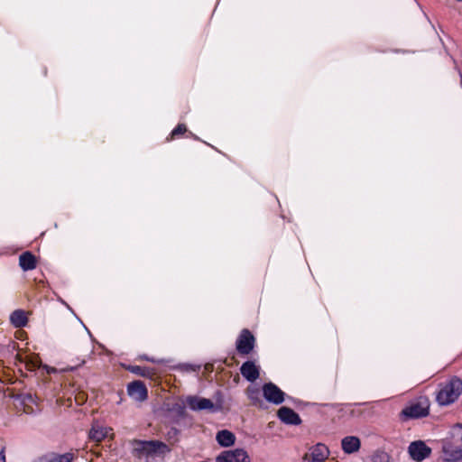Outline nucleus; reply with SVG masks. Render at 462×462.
Wrapping results in <instances>:
<instances>
[{
	"mask_svg": "<svg viewBox=\"0 0 462 462\" xmlns=\"http://www.w3.org/2000/svg\"><path fill=\"white\" fill-rule=\"evenodd\" d=\"M328 453L329 451L324 444L318 443L304 455L302 462H326Z\"/></svg>",
	"mask_w": 462,
	"mask_h": 462,
	"instance_id": "8",
	"label": "nucleus"
},
{
	"mask_svg": "<svg viewBox=\"0 0 462 462\" xmlns=\"http://www.w3.org/2000/svg\"><path fill=\"white\" fill-rule=\"evenodd\" d=\"M106 434L107 431L106 429L92 428L91 430L89 431V438L97 442H99L106 438Z\"/></svg>",
	"mask_w": 462,
	"mask_h": 462,
	"instance_id": "20",
	"label": "nucleus"
},
{
	"mask_svg": "<svg viewBox=\"0 0 462 462\" xmlns=\"http://www.w3.org/2000/svg\"><path fill=\"white\" fill-rule=\"evenodd\" d=\"M77 456L73 452L60 454L57 452H49L37 457L32 462H73Z\"/></svg>",
	"mask_w": 462,
	"mask_h": 462,
	"instance_id": "10",
	"label": "nucleus"
},
{
	"mask_svg": "<svg viewBox=\"0 0 462 462\" xmlns=\"http://www.w3.org/2000/svg\"><path fill=\"white\" fill-rule=\"evenodd\" d=\"M216 439L221 447L227 448L235 444L236 436L230 430H222L217 433Z\"/></svg>",
	"mask_w": 462,
	"mask_h": 462,
	"instance_id": "16",
	"label": "nucleus"
},
{
	"mask_svg": "<svg viewBox=\"0 0 462 462\" xmlns=\"http://www.w3.org/2000/svg\"><path fill=\"white\" fill-rule=\"evenodd\" d=\"M374 462H389V457L386 453H377L373 457Z\"/></svg>",
	"mask_w": 462,
	"mask_h": 462,
	"instance_id": "22",
	"label": "nucleus"
},
{
	"mask_svg": "<svg viewBox=\"0 0 462 462\" xmlns=\"http://www.w3.org/2000/svg\"><path fill=\"white\" fill-rule=\"evenodd\" d=\"M277 416L283 423L288 425H299L301 423L299 414L289 407L283 406L280 408Z\"/></svg>",
	"mask_w": 462,
	"mask_h": 462,
	"instance_id": "12",
	"label": "nucleus"
},
{
	"mask_svg": "<svg viewBox=\"0 0 462 462\" xmlns=\"http://www.w3.org/2000/svg\"><path fill=\"white\" fill-rule=\"evenodd\" d=\"M0 462H5V455L3 450L0 452Z\"/></svg>",
	"mask_w": 462,
	"mask_h": 462,
	"instance_id": "24",
	"label": "nucleus"
},
{
	"mask_svg": "<svg viewBox=\"0 0 462 462\" xmlns=\"http://www.w3.org/2000/svg\"><path fill=\"white\" fill-rule=\"evenodd\" d=\"M129 370L132 373L142 375V376H144L146 374V373H145L146 369L142 366H138V365L130 366Z\"/></svg>",
	"mask_w": 462,
	"mask_h": 462,
	"instance_id": "23",
	"label": "nucleus"
},
{
	"mask_svg": "<svg viewBox=\"0 0 462 462\" xmlns=\"http://www.w3.org/2000/svg\"><path fill=\"white\" fill-rule=\"evenodd\" d=\"M246 395L253 405L257 406L259 408H263L264 402L261 397V392L259 388L254 386H249L246 389Z\"/></svg>",
	"mask_w": 462,
	"mask_h": 462,
	"instance_id": "18",
	"label": "nucleus"
},
{
	"mask_svg": "<svg viewBox=\"0 0 462 462\" xmlns=\"http://www.w3.org/2000/svg\"><path fill=\"white\" fill-rule=\"evenodd\" d=\"M408 452L413 460L420 462L430 457L431 454V448L423 441L417 440L409 445Z\"/></svg>",
	"mask_w": 462,
	"mask_h": 462,
	"instance_id": "7",
	"label": "nucleus"
},
{
	"mask_svg": "<svg viewBox=\"0 0 462 462\" xmlns=\"http://www.w3.org/2000/svg\"><path fill=\"white\" fill-rule=\"evenodd\" d=\"M187 131V128L185 126V125H182V124H180L178 125L171 132V136L174 137V136H177V135H180V134H184L185 132Z\"/></svg>",
	"mask_w": 462,
	"mask_h": 462,
	"instance_id": "21",
	"label": "nucleus"
},
{
	"mask_svg": "<svg viewBox=\"0 0 462 462\" xmlns=\"http://www.w3.org/2000/svg\"><path fill=\"white\" fill-rule=\"evenodd\" d=\"M462 393V380L457 376L439 384V390L436 395L437 402L441 406H447L455 402Z\"/></svg>",
	"mask_w": 462,
	"mask_h": 462,
	"instance_id": "2",
	"label": "nucleus"
},
{
	"mask_svg": "<svg viewBox=\"0 0 462 462\" xmlns=\"http://www.w3.org/2000/svg\"><path fill=\"white\" fill-rule=\"evenodd\" d=\"M186 402L193 411L213 410L214 408V403L211 400L197 396H189Z\"/></svg>",
	"mask_w": 462,
	"mask_h": 462,
	"instance_id": "13",
	"label": "nucleus"
},
{
	"mask_svg": "<svg viewBox=\"0 0 462 462\" xmlns=\"http://www.w3.org/2000/svg\"><path fill=\"white\" fill-rule=\"evenodd\" d=\"M10 320L15 328H23L28 321L25 312L22 310H14L10 316Z\"/></svg>",
	"mask_w": 462,
	"mask_h": 462,
	"instance_id": "19",
	"label": "nucleus"
},
{
	"mask_svg": "<svg viewBox=\"0 0 462 462\" xmlns=\"http://www.w3.org/2000/svg\"><path fill=\"white\" fill-rule=\"evenodd\" d=\"M215 462H250V457L245 449L235 448L219 453Z\"/></svg>",
	"mask_w": 462,
	"mask_h": 462,
	"instance_id": "5",
	"label": "nucleus"
},
{
	"mask_svg": "<svg viewBox=\"0 0 462 462\" xmlns=\"http://www.w3.org/2000/svg\"><path fill=\"white\" fill-rule=\"evenodd\" d=\"M241 374L249 382H254L259 378V367L254 361H246L240 367Z\"/></svg>",
	"mask_w": 462,
	"mask_h": 462,
	"instance_id": "14",
	"label": "nucleus"
},
{
	"mask_svg": "<svg viewBox=\"0 0 462 462\" xmlns=\"http://www.w3.org/2000/svg\"><path fill=\"white\" fill-rule=\"evenodd\" d=\"M255 344L254 335L246 328L243 329L236 339V350L240 355H249Z\"/></svg>",
	"mask_w": 462,
	"mask_h": 462,
	"instance_id": "4",
	"label": "nucleus"
},
{
	"mask_svg": "<svg viewBox=\"0 0 462 462\" xmlns=\"http://www.w3.org/2000/svg\"><path fill=\"white\" fill-rule=\"evenodd\" d=\"M456 430H457V434L459 435L461 445L459 447H456L451 443H446L443 446V452L448 461H457L462 459V425H457Z\"/></svg>",
	"mask_w": 462,
	"mask_h": 462,
	"instance_id": "9",
	"label": "nucleus"
},
{
	"mask_svg": "<svg viewBox=\"0 0 462 462\" xmlns=\"http://www.w3.org/2000/svg\"><path fill=\"white\" fill-rule=\"evenodd\" d=\"M128 395L136 402H143L148 397L145 384L141 381H134L127 386Z\"/></svg>",
	"mask_w": 462,
	"mask_h": 462,
	"instance_id": "11",
	"label": "nucleus"
},
{
	"mask_svg": "<svg viewBox=\"0 0 462 462\" xmlns=\"http://www.w3.org/2000/svg\"><path fill=\"white\" fill-rule=\"evenodd\" d=\"M19 264L23 271L32 270L36 267V258L30 253H23L19 257Z\"/></svg>",
	"mask_w": 462,
	"mask_h": 462,
	"instance_id": "17",
	"label": "nucleus"
},
{
	"mask_svg": "<svg viewBox=\"0 0 462 462\" xmlns=\"http://www.w3.org/2000/svg\"><path fill=\"white\" fill-rule=\"evenodd\" d=\"M133 445V455L145 462H162L166 454L171 448L160 440H139L134 439Z\"/></svg>",
	"mask_w": 462,
	"mask_h": 462,
	"instance_id": "1",
	"label": "nucleus"
},
{
	"mask_svg": "<svg viewBox=\"0 0 462 462\" xmlns=\"http://www.w3.org/2000/svg\"><path fill=\"white\" fill-rule=\"evenodd\" d=\"M264 399L275 405L284 402L285 393L273 383H266L262 388Z\"/></svg>",
	"mask_w": 462,
	"mask_h": 462,
	"instance_id": "6",
	"label": "nucleus"
},
{
	"mask_svg": "<svg viewBox=\"0 0 462 462\" xmlns=\"http://www.w3.org/2000/svg\"><path fill=\"white\" fill-rule=\"evenodd\" d=\"M430 411V402L428 398L421 397L416 402L411 403L405 407L401 416L404 419H418L426 417Z\"/></svg>",
	"mask_w": 462,
	"mask_h": 462,
	"instance_id": "3",
	"label": "nucleus"
},
{
	"mask_svg": "<svg viewBox=\"0 0 462 462\" xmlns=\"http://www.w3.org/2000/svg\"><path fill=\"white\" fill-rule=\"evenodd\" d=\"M341 446L345 453L351 454L360 448V439L355 436H347L342 439Z\"/></svg>",
	"mask_w": 462,
	"mask_h": 462,
	"instance_id": "15",
	"label": "nucleus"
}]
</instances>
